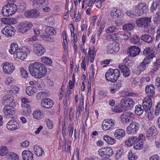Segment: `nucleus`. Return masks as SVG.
<instances>
[{"label":"nucleus","instance_id":"864d4df0","mask_svg":"<svg viewBox=\"0 0 160 160\" xmlns=\"http://www.w3.org/2000/svg\"><path fill=\"white\" fill-rule=\"evenodd\" d=\"M19 90V88L18 87L14 86L9 90V92L10 94H16L18 93Z\"/></svg>","mask_w":160,"mask_h":160},{"label":"nucleus","instance_id":"a878e982","mask_svg":"<svg viewBox=\"0 0 160 160\" xmlns=\"http://www.w3.org/2000/svg\"><path fill=\"white\" fill-rule=\"evenodd\" d=\"M150 58L148 57H145L142 62L140 63L138 67V69L141 71H144L146 68V65L149 64L151 62Z\"/></svg>","mask_w":160,"mask_h":160},{"label":"nucleus","instance_id":"3c124183","mask_svg":"<svg viewBox=\"0 0 160 160\" xmlns=\"http://www.w3.org/2000/svg\"><path fill=\"white\" fill-rule=\"evenodd\" d=\"M140 38L136 35H133L130 39L131 42L135 44L139 43Z\"/></svg>","mask_w":160,"mask_h":160},{"label":"nucleus","instance_id":"a19ab883","mask_svg":"<svg viewBox=\"0 0 160 160\" xmlns=\"http://www.w3.org/2000/svg\"><path fill=\"white\" fill-rule=\"evenodd\" d=\"M33 118L38 120L41 119L43 117V112L40 110H36L32 114Z\"/></svg>","mask_w":160,"mask_h":160},{"label":"nucleus","instance_id":"1a4fd4ad","mask_svg":"<svg viewBox=\"0 0 160 160\" xmlns=\"http://www.w3.org/2000/svg\"><path fill=\"white\" fill-rule=\"evenodd\" d=\"M140 128V125L137 122H132L128 126L127 129V132L129 134H134L136 133Z\"/></svg>","mask_w":160,"mask_h":160},{"label":"nucleus","instance_id":"6ab92c4d","mask_svg":"<svg viewBox=\"0 0 160 160\" xmlns=\"http://www.w3.org/2000/svg\"><path fill=\"white\" fill-rule=\"evenodd\" d=\"M33 5L36 8H42L45 7L48 4V0H33Z\"/></svg>","mask_w":160,"mask_h":160},{"label":"nucleus","instance_id":"e433bc0d","mask_svg":"<svg viewBox=\"0 0 160 160\" xmlns=\"http://www.w3.org/2000/svg\"><path fill=\"white\" fill-rule=\"evenodd\" d=\"M45 33L46 35L52 36L56 34L55 28L51 27H47L45 28Z\"/></svg>","mask_w":160,"mask_h":160},{"label":"nucleus","instance_id":"09e8293b","mask_svg":"<svg viewBox=\"0 0 160 160\" xmlns=\"http://www.w3.org/2000/svg\"><path fill=\"white\" fill-rule=\"evenodd\" d=\"M41 61L47 65L50 66L51 65L52 61L51 59L46 57H43L41 58Z\"/></svg>","mask_w":160,"mask_h":160},{"label":"nucleus","instance_id":"a18cd8bd","mask_svg":"<svg viewBox=\"0 0 160 160\" xmlns=\"http://www.w3.org/2000/svg\"><path fill=\"white\" fill-rule=\"evenodd\" d=\"M27 4L26 3L23 1H20L18 6V9L20 12L24 11L26 8Z\"/></svg>","mask_w":160,"mask_h":160},{"label":"nucleus","instance_id":"a211bd4d","mask_svg":"<svg viewBox=\"0 0 160 160\" xmlns=\"http://www.w3.org/2000/svg\"><path fill=\"white\" fill-rule=\"evenodd\" d=\"M41 106L46 109L52 108L53 105V101L49 98L42 99L41 101Z\"/></svg>","mask_w":160,"mask_h":160},{"label":"nucleus","instance_id":"0eeeda50","mask_svg":"<svg viewBox=\"0 0 160 160\" xmlns=\"http://www.w3.org/2000/svg\"><path fill=\"white\" fill-rule=\"evenodd\" d=\"M32 26L33 24L31 22L26 21L20 22L18 26V28L19 32L24 33L30 29Z\"/></svg>","mask_w":160,"mask_h":160},{"label":"nucleus","instance_id":"4c0bfd02","mask_svg":"<svg viewBox=\"0 0 160 160\" xmlns=\"http://www.w3.org/2000/svg\"><path fill=\"white\" fill-rule=\"evenodd\" d=\"M33 149L35 154L38 157L42 156L44 153L42 149L38 145H35Z\"/></svg>","mask_w":160,"mask_h":160},{"label":"nucleus","instance_id":"b1692460","mask_svg":"<svg viewBox=\"0 0 160 160\" xmlns=\"http://www.w3.org/2000/svg\"><path fill=\"white\" fill-rule=\"evenodd\" d=\"M140 52V49L138 47L135 46H131L129 49V56L132 57H135L138 55Z\"/></svg>","mask_w":160,"mask_h":160},{"label":"nucleus","instance_id":"7c9ffc66","mask_svg":"<svg viewBox=\"0 0 160 160\" xmlns=\"http://www.w3.org/2000/svg\"><path fill=\"white\" fill-rule=\"evenodd\" d=\"M125 135V131L122 129H117L115 132L114 133V137L118 139L121 140L122 138L124 137Z\"/></svg>","mask_w":160,"mask_h":160},{"label":"nucleus","instance_id":"bf43d9fd","mask_svg":"<svg viewBox=\"0 0 160 160\" xmlns=\"http://www.w3.org/2000/svg\"><path fill=\"white\" fill-rule=\"evenodd\" d=\"M159 5V3L158 2H153L152 4V6L150 8V11L152 12H153L157 8L158 5Z\"/></svg>","mask_w":160,"mask_h":160},{"label":"nucleus","instance_id":"774afa93","mask_svg":"<svg viewBox=\"0 0 160 160\" xmlns=\"http://www.w3.org/2000/svg\"><path fill=\"white\" fill-rule=\"evenodd\" d=\"M131 36V34L130 32H126L123 34V38L126 39H128Z\"/></svg>","mask_w":160,"mask_h":160},{"label":"nucleus","instance_id":"bb28decb","mask_svg":"<svg viewBox=\"0 0 160 160\" xmlns=\"http://www.w3.org/2000/svg\"><path fill=\"white\" fill-rule=\"evenodd\" d=\"M7 6L9 13V16L12 15L15 13L18 9L17 5L14 3H9L6 5Z\"/></svg>","mask_w":160,"mask_h":160},{"label":"nucleus","instance_id":"5fc2aeb1","mask_svg":"<svg viewBox=\"0 0 160 160\" xmlns=\"http://www.w3.org/2000/svg\"><path fill=\"white\" fill-rule=\"evenodd\" d=\"M134 116L135 115L133 113L129 112H123L120 117L123 118V116H125L128 118H133Z\"/></svg>","mask_w":160,"mask_h":160},{"label":"nucleus","instance_id":"e2e57ef3","mask_svg":"<svg viewBox=\"0 0 160 160\" xmlns=\"http://www.w3.org/2000/svg\"><path fill=\"white\" fill-rule=\"evenodd\" d=\"M105 27V23L104 22H102L100 25V28L98 32V37L99 38L100 37L101 34Z\"/></svg>","mask_w":160,"mask_h":160},{"label":"nucleus","instance_id":"2eb2a0df","mask_svg":"<svg viewBox=\"0 0 160 160\" xmlns=\"http://www.w3.org/2000/svg\"><path fill=\"white\" fill-rule=\"evenodd\" d=\"M39 15V12L35 9H30L26 11L24 13V15L26 17L31 18H36Z\"/></svg>","mask_w":160,"mask_h":160},{"label":"nucleus","instance_id":"f3484780","mask_svg":"<svg viewBox=\"0 0 160 160\" xmlns=\"http://www.w3.org/2000/svg\"><path fill=\"white\" fill-rule=\"evenodd\" d=\"M7 127L8 130H16L20 128L19 122L14 120H10L7 124Z\"/></svg>","mask_w":160,"mask_h":160},{"label":"nucleus","instance_id":"c9c22d12","mask_svg":"<svg viewBox=\"0 0 160 160\" xmlns=\"http://www.w3.org/2000/svg\"><path fill=\"white\" fill-rule=\"evenodd\" d=\"M138 138L136 137L131 136L128 138V140L125 141V144L128 147L132 145L136 141Z\"/></svg>","mask_w":160,"mask_h":160},{"label":"nucleus","instance_id":"37998d69","mask_svg":"<svg viewBox=\"0 0 160 160\" xmlns=\"http://www.w3.org/2000/svg\"><path fill=\"white\" fill-rule=\"evenodd\" d=\"M103 138L104 140L109 144H114L116 142L115 139L112 138L108 135L104 136Z\"/></svg>","mask_w":160,"mask_h":160},{"label":"nucleus","instance_id":"423d86ee","mask_svg":"<svg viewBox=\"0 0 160 160\" xmlns=\"http://www.w3.org/2000/svg\"><path fill=\"white\" fill-rule=\"evenodd\" d=\"M135 12L136 15L138 16L146 13L148 11V7L144 2H139L135 6Z\"/></svg>","mask_w":160,"mask_h":160},{"label":"nucleus","instance_id":"603ef678","mask_svg":"<svg viewBox=\"0 0 160 160\" xmlns=\"http://www.w3.org/2000/svg\"><path fill=\"white\" fill-rule=\"evenodd\" d=\"M128 158L129 160H136L138 157L135 154L132 153V150H130L128 152Z\"/></svg>","mask_w":160,"mask_h":160},{"label":"nucleus","instance_id":"7ed1b4c3","mask_svg":"<svg viewBox=\"0 0 160 160\" xmlns=\"http://www.w3.org/2000/svg\"><path fill=\"white\" fill-rule=\"evenodd\" d=\"M133 99L128 97H123L120 101L119 106L122 111L131 109L135 104Z\"/></svg>","mask_w":160,"mask_h":160},{"label":"nucleus","instance_id":"69168bd1","mask_svg":"<svg viewBox=\"0 0 160 160\" xmlns=\"http://www.w3.org/2000/svg\"><path fill=\"white\" fill-rule=\"evenodd\" d=\"M46 122L48 128L50 129H52L53 127L52 122L49 119L46 120Z\"/></svg>","mask_w":160,"mask_h":160},{"label":"nucleus","instance_id":"f8f14e48","mask_svg":"<svg viewBox=\"0 0 160 160\" xmlns=\"http://www.w3.org/2000/svg\"><path fill=\"white\" fill-rule=\"evenodd\" d=\"M152 105V101L151 98L148 97L144 98L143 101L142 106L144 108V112L149 113L151 111L150 108Z\"/></svg>","mask_w":160,"mask_h":160},{"label":"nucleus","instance_id":"412c9836","mask_svg":"<svg viewBox=\"0 0 160 160\" xmlns=\"http://www.w3.org/2000/svg\"><path fill=\"white\" fill-rule=\"evenodd\" d=\"M143 54L144 55H148L146 57H148V58H150V60L151 61L155 56V54L152 52V47L146 48L143 50Z\"/></svg>","mask_w":160,"mask_h":160},{"label":"nucleus","instance_id":"8fccbe9b","mask_svg":"<svg viewBox=\"0 0 160 160\" xmlns=\"http://www.w3.org/2000/svg\"><path fill=\"white\" fill-rule=\"evenodd\" d=\"M144 143L142 141H138L134 144L133 148L136 150H139L143 148Z\"/></svg>","mask_w":160,"mask_h":160},{"label":"nucleus","instance_id":"c756f323","mask_svg":"<svg viewBox=\"0 0 160 160\" xmlns=\"http://www.w3.org/2000/svg\"><path fill=\"white\" fill-rule=\"evenodd\" d=\"M122 14V11L119 9L113 8L110 13V16L113 18H118Z\"/></svg>","mask_w":160,"mask_h":160},{"label":"nucleus","instance_id":"f704fd0d","mask_svg":"<svg viewBox=\"0 0 160 160\" xmlns=\"http://www.w3.org/2000/svg\"><path fill=\"white\" fill-rule=\"evenodd\" d=\"M128 148H125L120 147L117 150L116 155V158L117 159L120 158L121 156L125 153L127 151Z\"/></svg>","mask_w":160,"mask_h":160},{"label":"nucleus","instance_id":"ea45409f","mask_svg":"<svg viewBox=\"0 0 160 160\" xmlns=\"http://www.w3.org/2000/svg\"><path fill=\"white\" fill-rule=\"evenodd\" d=\"M6 157L9 160H19V157L18 155L12 152L7 153Z\"/></svg>","mask_w":160,"mask_h":160},{"label":"nucleus","instance_id":"052dcab7","mask_svg":"<svg viewBox=\"0 0 160 160\" xmlns=\"http://www.w3.org/2000/svg\"><path fill=\"white\" fill-rule=\"evenodd\" d=\"M42 37L44 40L47 41L52 42L54 41V39L52 37L50 36L43 35L42 36Z\"/></svg>","mask_w":160,"mask_h":160},{"label":"nucleus","instance_id":"338daca9","mask_svg":"<svg viewBox=\"0 0 160 160\" xmlns=\"http://www.w3.org/2000/svg\"><path fill=\"white\" fill-rule=\"evenodd\" d=\"M112 111L113 112H120L122 111V109H119L118 107L117 106H114L113 108L112 109Z\"/></svg>","mask_w":160,"mask_h":160},{"label":"nucleus","instance_id":"20e7f679","mask_svg":"<svg viewBox=\"0 0 160 160\" xmlns=\"http://www.w3.org/2000/svg\"><path fill=\"white\" fill-rule=\"evenodd\" d=\"M16 53L14 54V58L24 60L27 58V55L30 53L29 48L27 47H20Z\"/></svg>","mask_w":160,"mask_h":160},{"label":"nucleus","instance_id":"6e6d98bb","mask_svg":"<svg viewBox=\"0 0 160 160\" xmlns=\"http://www.w3.org/2000/svg\"><path fill=\"white\" fill-rule=\"evenodd\" d=\"M118 29L114 26H111L108 27L106 30V32L107 33H111L117 32Z\"/></svg>","mask_w":160,"mask_h":160},{"label":"nucleus","instance_id":"f03ea898","mask_svg":"<svg viewBox=\"0 0 160 160\" xmlns=\"http://www.w3.org/2000/svg\"><path fill=\"white\" fill-rule=\"evenodd\" d=\"M120 75V72L117 69H108L105 74V78L107 81L112 82H115Z\"/></svg>","mask_w":160,"mask_h":160},{"label":"nucleus","instance_id":"79ce46f5","mask_svg":"<svg viewBox=\"0 0 160 160\" xmlns=\"http://www.w3.org/2000/svg\"><path fill=\"white\" fill-rule=\"evenodd\" d=\"M144 112V108L141 105H136L135 108V113L138 115H141Z\"/></svg>","mask_w":160,"mask_h":160},{"label":"nucleus","instance_id":"9d476101","mask_svg":"<svg viewBox=\"0 0 160 160\" xmlns=\"http://www.w3.org/2000/svg\"><path fill=\"white\" fill-rule=\"evenodd\" d=\"M115 121L112 118L105 119L102 123L103 130L107 131L113 128L115 126Z\"/></svg>","mask_w":160,"mask_h":160},{"label":"nucleus","instance_id":"680f3d73","mask_svg":"<svg viewBox=\"0 0 160 160\" xmlns=\"http://www.w3.org/2000/svg\"><path fill=\"white\" fill-rule=\"evenodd\" d=\"M20 74L21 76L24 78H26L28 77V72L23 68H22L20 69Z\"/></svg>","mask_w":160,"mask_h":160},{"label":"nucleus","instance_id":"2f4dec72","mask_svg":"<svg viewBox=\"0 0 160 160\" xmlns=\"http://www.w3.org/2000/svg\"><path fill=\"white\" fill-rule=\"evenodd\" d=\"M145 91L148 96L152 97L155 94V88L152 84L147 85L145 88Z\"/></svg>","mask_w":160,"mask_h":160},{"label":"nucleus","instance_id":"6e6552de","mask_svg":"<svg viewBox=\"0 0 160 160\" xmlns=\"http://www.w3.org/2000/svg\"><path fill=\"white\" fill-rule=\"evenodd\" d=\"M99 156L103 158H108L113 154V151L110 148L107 147L100 149L98 151Z\"/></svg>","mask_w":160,"mask_h":160},{"label":"nucleus","instance_id":"c85d7f7f","mask_svg":"<svg viewBox=\"0 0 160 160\" xmlns=\"http://www.w3.org/2000/svg\"><path fill=\"white\" fill-rule=\"evenodd\" d=\"M157 134V129L154 126H152L147 130V136L148 137L153 138Z\"/></svg>","mask_w":160,"mask_h":160},{"label":"nucleus","instance_id":"72a5a7b5","mask_svg":"<svg viewBox=\"0 0 160 160\" xmlns=\"http://www.w3.org/2000/svg\"><path fill=\"white\" fill-rule=\"evenodd\" d=\"M1 20L3 23L6 24H13L17 22L15 19L11 18H3Z\"/></svg>","mask_w":160,"mask_h":160},{"label":"nucleus","instance_id":"5701e85b","mask_svg":"<svg viewBox=\"0 0 160 160\" xmlns=\"http://www.w3.org/2000/svg\"><path fill=\"white\" fill-rule=\"evenodd\" d=\"M23 160H34L33 154L29 150H24L22 153Z\"/></svg>","mask_w":160,"mask_h":160},{"label":"nucleus","instance_id":"9b49d317","mask_svg":"<svg viewBox=\"0 0 160 160\" xmlns=\"http://www.w3.org/2000/svg\"><path fill=\"white\" fill-rule=\"evenodd\" d=\"M119 44L114 42L109 43L107 46V52L110 54H114L117 52L119 49Z\"/></svg>","mask_w":160,"mask_h":160},{"label":"nucleus","instance_id":"58836bf2","mask_svg":"<svg viewBox=\"0 0 160 160\" xmlns=\"http://www.w3.org/2000/svg\"><path fill=\"white\" fill-rule=\"evenodd\" d=\"M19 49L18 48V44L16 43H13L11 44L10 49L9 50L10 53L12 54H15L18 52V50Z\"/></svg>","mask_w":160,"mask_h":160},{"label":"nucleus","instance_id":"f257e3e1","mask_svg":"<svg viewBox=\"0 0 160 160\" xmlns=\"http://www.w3.org/2000/svg\"><path fill=\"white\" fill-rule=\"evenodd\" d=\"M29 70L31 74L37 78L43 77L47 72L45 66L38 62H35L30 64L29 66Z\"/></svg>","mask_w":160,"mask_h":160},{"label":"nucleus","instance_id":"393cba45","mask_svg":"<svg viewBox=\"0 0 160 160\" xmlns=\"http://www.w3.org/2000/svg\"><path fill=\"white\" fill-rule=\"evenodd\" d=\"M3 111L5 115H13L15 113L16 109L14 107L6 105L4 108Z\"/></svg>","mask_w":160,"mask_h":160},{"label":"nucleus","instance_id":"13d9d810","mask_svg":"<svg viewBox=\"0 0 160 160\" xmlns=\"http://www.w3.org/2000/svg\"><path fill=\"white\" fill-rule=\"evenodd\" d=\"M2 13L4 16H9L8 9L7 6H6V5L3 7L2 10Z\"/></svg>","mask_w":160,"mask_h":160},{"label":"nucleus","instance_id":"dca6fc26","mask_svg":"<svg viewBox=\"0 0 160 160\" xmlns=\"http://www.w3.org/2000/svg\"><path fill=\"white\" fill-rule=\"evenodd\" d=\"M15 30L11 26H7L2 30V32L7 37H11L14 34Z\"/></svg>","mask_w":160,"mask_h":160},{"label":"nucleus","instance_id":"473e14b6","mask_svg":"<svg viewBox=\"0 0 160 160\" xmlns=\"http://www.w3.org/2000/svg\"><path fill=\"white\" fill-rule=\"evenodd\" d=\"M140 38L142 41L148 43L152 42L154 39L152 37L146 33L142 35Z\"/></svg>","mask_w":160,"mask_h":160},{"label":"nucleus","instance_id":"39448f33","mask_svg":"<svg viewBox=\"0 0 160 160\" xmlns=\"http://www.w3.org/2000/svg\"><path fill=\"white\" fill-rule=\"evenodd\" d=\"M151 17L139 18L137 19L136 23L139 27L146 29L150 26L149 23L151 21Z\"/></svg>","mask_w":160,"mask_h":160},{"label":"nucleus","instance_id":"4be33fe9","mask_svg":"<svg viewBox=\"0 0 160 160\" xmlns=\"http://www.w3.org/2000/svg\"><path fill=\"white\" fill-rule=\"evenodd\" d=\"M14 98V97L12 95H6L2 98V103L4 105L10 104L13 102Z\"/></svg>","mask_w":160,"mask_h":160},{"label":"nucleus","instance_id":"cd10ccee","mask_svg":"<svg viewBox=\"0 0 160 160\" xmlns=\"http://www.w3.org/2000/svg\"><path fill=\"white\" fill-rule=\"evenodd\" d=\"M118 68L123 73V76L124 77H129L130 74V71L129 68L123 65H119Z\"/></svg>","mask_w":160,"mask_h":160},{"label":"nucleus","instance_id":"de8ad7c7","mask_svg":"<svg viewBox=\"0 0 160 160\" xmlns=\"http://www.w3.org/2000/svg\"><path fill=\"white\" fill-rule=\"evenodd\" d=\"M160 67V59L157 58L153 63V66L152 69L153 71L156 72Z\"/></svg>","mask_w":160,"mask_h":160},{"label":"nucleus","instance_id":"c03bdc74","mask_svg":"<svg viewBox=\"0 0 160 160\" xmlns=\"http://www.w3.org/2000/svg\"><path fill=\"white\" fill-rule=\"evenodd\" d=\"M37 91V89L35 87L33 86L27 87L26 89V92L28 95H32Z\"/></svg>","mask_w":160,"mask_h":160},{"label":"nucleus","instance_id":"ddd939ff","mask_svg":"<svg viewBox=\"0 0 160 160\" xmlns=\"http://www.w3.org/2000/svg\"><path fill=\"white\" fill-rule=\"evenodd\" d=\"M33 46V51L38 56H41L43 55L46 51L44 47L40 44H34Z\"/></svg>","mask_w":160,"mask_h":160},{"label":"nucleus","instance_id":"4d7b16f0","mask_svg":"<svg viewBox=\"0 0 160 160\" xmlns=\"http://www.w3.org/2000/svg\"><path fill=\"white\" fill-rule=\"evenodd\" d=\"M8 152V149L6 147H0V155L3 156L6 155Z\"/></svg>","mask_w":160,"mask_h":160},{"label":"nucleus","instance_id":"aec40b11","mask_svg":"<svg viewBox=\"0 0 160 160\" xmlns=\"http://www.w3.org/2000/svg\"><path fill=\"white\" fill-rule=\"evenodd\" d=\"M122 87V81L119 80L118 82L112 84L110 88V92L111 93H115Z\"/></svg>","mask_w":160,"mask_h":160},{"label":"nucleus","instance_id":"4468645a","mask_svg":"<svg viewBox=\"0 0 160 160\" xmlns=\"http://www.w3.org/2000/svg\"><path fill=\"white\" fill-rule=\"evenodd\" d=\"M3 72L6 74H11L14 70L15 68L12 63L5 62L2 64Z\"/></svg>","mask_w":160,"mask_h":160},{"label":"nucleus","instance_id":"0e129e2a","mask_svg":"<svg viewBox=\"0 0 160 160\" xmlns=\"http://www.w3.org/2000/svg\"><path fill=\"white\" fill-rule=\"evenodd\" d=\"M82 3L87 5L89 7H91L92 6V4L94 3V2H93V0H83Z\"/></svg>","mask_w":160,"mask_h":160},{"label":"nucleus","instance_id":"49530a36","mask_svg":"<svg viewBox=\"0 0 160 160\" xmlns=\"http://www.w3.org/2000/svg\"><path fill=\"white\" fill-rule=\"evenodd\" d=\"M134 28V25L131 23H128L123 26L122 29L124 31H131Z\"/></svg>","mask_w":160,"mask_h":160}]
</instances>
